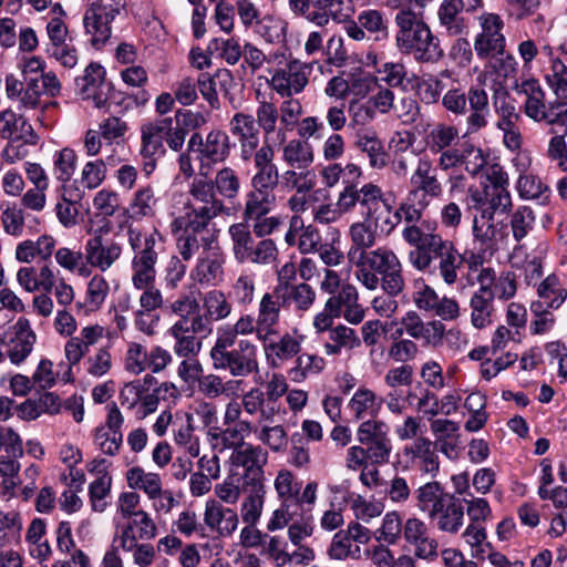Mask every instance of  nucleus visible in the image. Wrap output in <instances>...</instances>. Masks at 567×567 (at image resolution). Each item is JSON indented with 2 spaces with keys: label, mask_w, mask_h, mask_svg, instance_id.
Masks as SVG:
<instances>
[{
  "label": "nucleus",
  "mask_w": 567,
  "mask_h": 567,
  "mask_svg": "<svg viewBox=\"0 0 567 567\" xmlns=\"http://www.w3.org/2000/svg\"><path fill=\"white\" fill-rule=\"evenodd\" d=\"M470 200L474 208L482 213H506L512 207V197L508 189L495 187H483V189L470 188Z\"/></svg>",
  "instance_id": "nucleus-27"
},
{
  "label": "nucleus",
  "mask_w": 567,
  "mask_h": 567,
  "mask_svg": "<svg viewBox=\"0 0 567 567\" xmlns=\"http://www.w3.org/2000/svg\"><path fill=\"white\" fill-rule=\"evenodd\" d=\"M274 336L275 334H268V340L262 341V344L268 363L277 368L299 354L301 351L302 337L286 332L279 337L278 340H275Z\"/></svg>",
  "instance_id": "nucleus-28"
},
{
  "label": "nucleus",
  "mask_w": 567,
  "mask_h": 567,
  "mask_svg": "<svg viewBox=\"0 0 567 567\" xmlns=\"http://www.w3.org/2000/svg\"><path fill=\"white\" fill-rule=\"evenodd\" d=\"M209 165L204 163L199 166V177H195L189 184L188 194L196 203L203 204L199 209H209L210 213L221 214L225 205L214 186L213 179L208 178Z\"/></svg>",
  "instance_id": "nucleus-24"
},
{
  "label": "nucleus",
  "mask_w": 567,
  "mask_h": 567,
  "mask_svg": "<svg viewBox=\"0 0 567 567\" xmlns=\"http://www.w3.org/2000/svg\"><path fill=\"white\" fill-rule=\"evenodd\" d=\"M402 237L413 249L409 252L410 264L419 271L434 268V264L452 248L453 241L444 239L437 233L423 231L416 225H409L402 231Z\"/></svg>",
  "instance_id": "nucleus-6"
},
{
  "label": "nucleus",
  "mask_w": 567,
  "mask_h": 567,
  "mask_svg": "<svg viewBox=\"0 0 567 567\" xmlns=\"http://www.w3.org/2000/svg\"><path fill=\"white\" fill-rule=\"evenodd\" d=\"M126 480L131 488L143 491L150 498H154L162 489L161 476L156 473H146L138 466L127 471Z\"/></svg>",
  "instance_id": "nucleus-52"
},
{
  "label": "nucleus",
  "mask_w": 567,
  "mask_h": 567,
  "mask_svg": "<svg viewBox=\"0 0 567 567\" xmlns=\"http://www.w3.org/2000/svg\"><path fill=\"white\" fill-rule=\"evenodd\" d=\"M461 141L460 130L450 123L436 122L427 126L423 142L430 153L456 147Z\"/></svg>",
  "instance_id": "nucleus-35"
},
{
  "label": "nucleus",
  "mask_w": 567,
  "mask_h": 567,
  "mask_svg": "<svg viewBox=\"0 0 567 567\" xmlns=\"http://www.w3.org/2000/svg\"><path fill=\"white\" fill-rule=\"evenodd\" d=\"M216 236L197 237L183 233L177 238V249L184 261L190 260L199 250L210 249Z\"/></svg>",
  "instance_id": "nucleus-60"
},
{
  "label": "nucleus",
  "mask_w": 567,
  "mask_h": 567,
  "mask_svg": "<svg viewBox=\"0 0 567 567\" xmlns=\"http://www.w3.org/2000/svg\"><path fill=\"white\" fill-rule=\"evenodd\" d=\"M404 454L410 456L416 468L432 478L440 472V457L433 441L425 436L416 437L413 443L404 447Z\"/></svg>",
  "instance_id": "nucleus-25"
},
{
  "label": "nucleus",
  "mask_w": 567,
  "mask_h": 567,
  "mask_svg": "<svg viewBox=\"0 0 567 567\" xmlns=\"http://www.w3.org/2000/svg\"><path fill=\"white\" fill-rule=\"evenodd\" d=\"M229 151L228 135L220 130H214L207 134L203 148H200V154L216 164L224 162L228 157Z\"/></svg>",
  "instance_id": "nucleus-51"
},
{
  "label": "nucleus",
  "mask_w": 567,
  "mask_h": 567,
  "mask_svg": "<svg viewBox=\"0 0 567 567\" xmlns=\"http://www.w3.org/2000/svg\"><path fill=\"white\" fill-rule=\"evenodd\" d=\"M230 461L235 467L243 468L241 480L264 478L268 453L260 445L247 444L234 450Z\"/></svg>",
  "instance_id": "nucleus-22"
},
{
  "label": "nucleus",
  "mask_w": 567,
  "mask_h": 567,
  "mask_svg": "<svg viewBox=\"0 0 567 567\" xmlns=\"http://www.w3.org/2000/svg\"><path fill=\"white\" fill-rule=\"evenodd\" d=\"M482 31L476 35L474 50L482 60L503 55L505 51V37L502 33L504 22L498 14L484 13L480 17Z\"/></svg>",
  "instance_id": "nucleus-13"
},
{
  "label": "nucleus",
  "mask_w": 567,
  "mask_h": 567,
  "mask_svg": "<svg viewBox=\"0 0 567 567\" xmlns=\"http://www.w3.org/2000/svg\"><path fill=\"white\" fill-rule=\"evenodd\" d=\"M545 80L556 97L567 99V65L561 60H553Z\"/></svg>",
  "instance_id": "nucleus-61"
},
{
  "label": "nucleus",
  "mask_w": 567,
  "mask_h": 567,
  "mask_svg": "<svg viewBox=\"0 0 567 567\" xmlns=\"http://www.w3.org/2000/svg\"><path fill=\"white\" fill-rule=\"evenodd\" d=\"M380 233L379 220L373 218H363L353 223L349 228L351 247L348 251L349 261L357 262V259L369 252L378 240Z\"/></svg>",
  "instance_id": "nucleus-21"
},
{
  "label": "nucleus",
  "mask_w": 567,
  "mask_h": 567,
  "mask_svg": "<svg viewBox=\"0 0 567 567\" xmlns=\"http://www.w3.org/2000/svg\"><path fill=\"white\" fill-rule=\"evenodd\" d=\"M310 72V64L290 60L285 68L275 71L269 84L281 97H290L303 91Z\"/></svg>",
  "instance_id": "nucleus-14"
},
{
  "label": "nucleus",
  "mask_w": 567,
  "mask_h": 567,
  "mask_svg": "<svg viewBox=\"0 0 567 567\" xmlns=\"http://www.w3.org/2000/svg\"><path fill=\"white\" fill-rule=\"evenodd\" d=\"M215 432H210L213 439L219 440L224 447L237 450L238 446L247 445L246 436L251 432L257 433V425L249 421H239L235 424L227 425L226 429L214 427Z\"/></svg>",
  "instance_id": "nucleus-43"
},
{
  "label": "nucleus",
  "mask_w": 567,
  "mask_h": 567,
  "mask_svg": "<svg viewBox=\"0 0 567 567\" xmlns=\"http://www.w3.org/2000/svg\"><path fill=\"white\" fill-rule=\"evenodd\" d=\"M431 154L439 155L436 165L442 171H449L458 166L465 161L466 157L471 155H473L475 159L474 167L470 169L467 165L466 169L472 174H476L477 171L485 165L482 151L480 148H475L473 145H470L464 151H461L457 147H452L445 148L441 152H432Z\"/></svg>",
  "instance_id": "nucleus-37"
},
{
  "label": "nucleus",
  "mask_w": 567,
  "mask_h": 567,
  "mask_svg": "<svg viewBox=\"0 0 567 567\" xmlns=\"http://www.w3.org/2000/svg\"><path fill=\"white\" fill-rule=\"evenodd\" d=\"M255 277L249 274H240L231 286L230 296L240 307H248L255 298Z\"/></svg>",
  "instance_id": "nucleus-63"
},
{
  "label": "nucleus",
  "mask_w": 567,
  "mask_h": 567,
  "mask_svg": "<svg viewBox=\"0 0 567 567\" xmlns=\"http://www.w3.org/2000/svg\"><path fill=\"white\" fill-rule=\"evenodd\" d=\"M241 405L249 415L258 414V423L272 422L277 412L274 405H268L265 392L260 388H252L243 395Z\"/></svg>",
  "instance_id": "nucleus-47"
},
{
  "label": "nucleus",
  "mask_w": 567,
  "mask_h": 567,
  "mask_svg": "<svg viewBox=\"0 0 567 567\" xmlns=\"http://www.w3.org/2000/svg\"><path fill=\"white\" fill-rule=\"evenodd\" d=\"M204 522L206 526L220 536H230L238 526V515L219 501L209 499L205 505Z\"/></svg>",
  "instance_id": "nucleus-29"
},
{
  "label": "nucleus",
  "mask_w": 567,
  "mask_h": 567,
  "mask_svg": "<svg viewBox=\"0 0 567 567\" xmlns=\"http://www.w3.org/2000/svg\"><path fill=\"white\" fill-rule=\"evenodd\" d=\"M275 488L279 497H281L287 508L291 507V502L297 499L301 484L296 482L295 476L287 470L279 471L275 480Z\"/></svg>",
  "instance_id": "nucleus-64"
},
{
  "label": "nucleus",
  "mask_w": 567,
  "mask_h": 567,
  "mask_svg": "<svg viewBox=\"0 0 567 567\" xmlns=\"http://www.w3.org/2000/svg\"><path fill=\"white\" fill-rule=\"evenodd\" d=\"M275 203V195L271 192H264L252 188L246 195L245 209L243 213L246 221L259 219L266 216L272 204Z\"/></svg>",
  "instance_id": "nucleus-50"
},
{
  "label": "nucleus",
  "mask_w": 567,
  "mask_h": 567,
  "mask_svg": "<svg viewBox=\"0 0 567 567\" xmlns=\"http://www.w3.org/2000/svg\"><path fill=\"white\" fill-rule=\"evenodd\" d=\"M326 367L323 358L317 354L300 353L297 354L295 367L289 370V375L293 381H303L309 374H318Z\"/></svg>",
  "instance_id": "nucleus-57"
},
{
  "label": "nucleus",
  "mask_w": 567,
  "mask_h": 567,
  "mask_svg": "<svg viewBox=\"0 0 567 567\" xmlns=\"http://www.w3.org/2000/svg\"><path fill=\"white\" fill-rule=\"evenodd\" d=\"M442 105L454 116L466 115L465 135L485 128L491 116L488 94L481 85H472L466 93L460 89L449 90L442 97Z\"/></svg>",
  "instance_id": "nucleus-5"
},
{
  "label": "nucleus",
  "mask_w": 567,
  "mask_h": 567,
  "mask_svg": "<svg viewBox=\"0 0 567 567\" xmlns=\"http://www.w3.org/2000/svg\"><path fill=\"white\" fill-rule=\"evenodd\" d=\"M0 133L3 137L13 142H22L29 145L38 143V135L32 125L23 116L11 110H6L0 114Z\"/></svg>",
  "instance_id": "nucleus-32"
},
{
  "label": "nucleus",
  "mask_w": 567,
  "mask_h": 567,
  "mask_svg": "<svg viewBox=\"0 0 567 567\" xmlns=\"http://www.w3.org/2000/svg\"><path fill=\"white\" fill-rule=\"evenodd\" d=\"M434 0H386L396 10L395 44L402 54L412 55L419 63H436L444 56L440 39L423 20V10Z\"/></svg>",
  "instance_id": "nucleus-1"
},
{
  "label": "nucleus",
  "mask_w": 567,
  "mask_h": 567,
  "mask_svg": "<svg viewBox=\"0 0 567 567\" xmlns=\"http://www.w3.org/2000/svg\"><path fill=\"white\" fill-rule=\"evenodd\" d=\"M388 200L382 188L372 182L362 185L349 182L339 193L341 209L351 213L359 205L363 218L380 219L383 224L385 217L383 213Z\"/></svg>",
  "instance_id": "nucleus-7"
},
{
  "label": "nucleus",
  "mask_w": 567,
  "mask_h": 567,
  "mask_svg": "<svg viewBox=\"0 0 567 567\" xmlns=\"http://www.w3.org/2000/svg\"><path fill=\"white\" fill-rule=\"evenodd\" d=\"M463 10L465 7L462 0H443L441 3L437 17L447 35L457 37L466 31L465 20L460 16Z\"/></svg>",
  "instance_id": "nucleus-40"
},
{
  "label": "nucleus",
  "mask_w": 567,
  "mask_h": 567,
  "mask_svg": "<svg viewBox=\"0 0 567 567\" xmlns=\"http://www.w3.org/2000/svg\"><path fill=\"white\" fill-rule=\"evenodd\" d=\"M251 158L256 169L251 178L252 188L272 193L279 185V171L274 163V147L269 143H264Z\"/></svg>",
  "instance_id": "nucleus-18"
},
{
  "label": "nucleus",
  "mask_w": 567,
  "mask_h": 567,
  "mask_svg": "<svg viewBox=\"0 0 567 567\" xmlns=\"http://www.w3.org/2000/svg\"><path fill=\"white\" fill-rule=\"evenodd\" d=\"M517 190L519 196L524 199L537 200L540 205H545L549 202V187L534 174L519 175Z\"/></svg>",
  "instance_id": "nucleus-53"
},
{
  "label": "nucleus",
  "mask_w": 567,
  "mask_h": 567,
  "mask_svg": "<svg viewBox=\"0 0 567 567\" xmlns=\"http://www.w3.org/2000/svg\"><path fill=\"white\" fill-rule=\"evenodd\" d=\"M352 264L355 266L364 264L373 269L379 276L394 270V268L402 265L398 256L388 247H379L374 250H370L364 256L357 259V262Z\"/></svg>",
  "instance_id": "nucleus-48"
},
{
  "label": "nucleus",
  "mask_w": 567,
  "mask_h": 567,
  "mask_svg": "<svg viewBox=\"0 0 567 567\" xmlns=\"http://www.w3.org/2000/svg\"><path fill=\"white\" fill-rule=\"evenodd\" d=\"M525 114L535 122H544L551 127H566L567 99L556 97L549 102H545V100L543 102L533 101Z\"/></svg>",
  "instance_id": "nucleus-31"
},
{
  "label": "nucleus",
  "mask_w": 567,
  "mask_h": 567,
  "mask_svg": "<svg viewBox=\"0 0 567 567\" xmlns=\"http://www.w3.org/2000/svg\"><path fill=\"white\" fill-rule=\"evenodd\" d=\"M495 293L493 290H476L470 299L471 322L476 329L492 323Z\"/></svg>",
  "instance_id": "nucleus-41"
},
{
  "label": "nucleus",
  "mask_w": 567,
  "mask_h": 567,
  "mask_svg": "<svg viewBox=\"0 0 567 567\" xmlns=\"http://www.w3.org/2000/svg\"><path fill=\"white\" fill-rule=\"evenodd\" d=\"M382 403L383 399H378L373 391L360 388L349 401V408L354 413L355 420H362L365 416L377 417Z\"/></svg>",
  "instance_id": "nucleus-49"
},
{
  "label": "nucleus",
  "mask_w": 567,
  "mask_h": 567,
  "mask_svg": "<svg viewBox=\"0 0 567 567\" xmlns=\"http://www.w3.org/2000/svg\"><path fill=\"white\" fill-rule=\"evenodd\" d=\"M109 229L100 227L95 229L93 237H91L84 246V256L86 262L101 271L110 269L122 255V245L112 239H104L103 234Z\"/></svg>",
  "instance_id": "nucleus-15"
},
{
  "label": "nucleus",
  "mask_w": 567,
  "mask_h": 567,
  "mask_svg": "<svg viewBox=\"0 0 567 567\" xmlns=\"http://www.w3.org/2000/svg\"><path fill=\"white\" fill-rule=\"evenodd\" d=\"M11 329L13 346L8 351V357L13 364L19 365L31 354L38 337L25 317H20Z\"/></svg>",
  "instance_id": "nucleus-30"
},
{
  "label": "nucleus",
  "mask_w": 567,
  "mask_h": 567,
  "mask_svg": "<svg viewBox=\"0 0 567 567\" xmlns=\"http://www.w3.org/2000/svg\"><path fill=\"white\" fill-rule=\"evenodd\" d=\"M256 333L259 341L268 340L264 330H259L258 321L251 315H241L235 323H226L217 328L216 334L235 341H239V336H249Z\"/></svg>",
  "instance_id": "nucleus-44"
},
{
  "label": "nucleus",
  "mask_w": 567,
  "mask_h": 567,
  "mask_svg": "<svg viewBox=\"0 0 567 567\" xmlns=\"http://www.w3.org/2000/svg\"><path fill=\"white\" fill-rule=\"evenodd\" d=\"M185 215L176 218L174 225L188 235L197 237L215 236L209 229L212 220L219 214L210 213L209 209H199L193 205H187Z\"/></svg>",
  "instance_id": "nucleus-34"
},
{
  "label": "nucleus",
  "mask_w": 567,
  "mask_h": 567,
  "mask_svg": "<svg viewBox=\"0 0 567 567\" xmlns=\"http://www.w3.org/2000/svg\"><path fill=\"white\" fill-rule=\"evenodd\" d=\"M538 300L530 303L533 313H542L545 309H558L567 298V288L560 278L550 274L537 285Z\"/></svg>",
  "instance_id": "nucleus-26"
},
{
  "label": "nucleus",
  "mask_w": 567,
  "mask_h": 567,
  "mask_svg": "<svg viewBox=\"0 0 567 567\" xmlns=\"http://www.w3.org/2000/svg\"><path fill=\"white\" fill-rule=\"evenodd\" d=\"M410 184L430 194L431 197H440L443 193V186L436 176V168L426 156L417 159V165L410 177Z\"/></svg>",
  "instance_id": "nucleus-38"
},
{
  "label": "nucleus",
  "mask_w": 567,
  "mask_h": 567,
  "mask_svg": "<svg viewBox=\"0 0 567 567\" xmlns=\"http://www.w3.org/2000/svg\"><path fill=\"white\" fill-rule=\"evenodd\" d=\"M217 194L228 200L235 199L240 190V179L231 167L219 169L213 181Z\"/></svg>",
  "instance_id": "nucleus-58"
},
{
  "label": "nucleus",
  "mask_w": 567,
  "mask_h": 567,
  "mask_svg": "<svg viewBox=\"0 0 567 567\" xmlns=\"http://www.w3.org/2000/svg\"><path fill=\"white\" fill-rule=\"evenodd\" d=\"M126 228L127 241L133 251L132 285L135 289L142 290L138 299L140 309L155 312L164 305L162 291L154 285L163 236L157 229L143 234L131 224Z\"/></svg>",
  "instance_id": "nucleus-2"
},
{
  "label": "nucleus",
  "mask_w": 567,
  "mask_h": 567,
  "mask_svg": "<svg viewBox=\"0 0 567 567\" xmlns=\"http://www.w3.org/2000/svg\"><path fill=\"white\" fill-rule=\"evenodd\" d=\"M169 132V120L157 118L141 127L142 171L148 177L155 171L157 161L166 154L165 136Z\"/></svg>",
  "instance_id": "nucleus-10"
},
{
  "label": "nucleus",
  "mask_w": 567,
  "mask_h": 567,
  "mask_svg": "<svg viewBox=\"0 0 567 567\" xmlns=\"http://www.w3.org/2000/svg\"><path fill=\"white\" fill-rule=\"evenodd\" d=\"M203 309L208 318H212L214 321H220L230 316L233 306L227 300L224 291L213 289L203 297Z\"/></svg>",
  "instance_id": "nucleus-55"
},
{
  "label": "nucleus",
  "mask_w": 567,
  "mask_h": 567,
  "mask_svg": "<svg viewBox=\"0 0 567 567\" xmlns=\"http://www.w3.org/2000/svg\"><path fill=\"white\" fill-rule=\"evenodd\" d=\"M125 8L123 0H94L83 16L87 42L96 50L106 45L112 37V22Z\"/></svg>",
  "instance_id": "nucleus-8"
},
{
  "label": "nucleus",
  "mask_w": 567,
  "mask_h": 567,
  "mask_svg": "<svg viewBox=\"0 0 567 567\" xmlns=\"http://www.w3.org/2000/svg\"><path fill=\"white\" fill-rule=\"evenodd\" d=\"M282 161L291 168L309 171L315 161L312 146L305 140H290L282 147Z\"/></svg>",
  "instance_id": "nucleus-42"
},
{
  "label": "nucleus",
  "mask_w": 567,
  "mask_h": 567,
  "mask_svg": "<svg viewBox=\"0 0 567 567\" xmlns=\"http://www.w3.org/2000/svg\"><path fill=\"white\" fill-rule=\"evenodd\" d=\"M358 22L367 32L374 35L375 41H385L390 37L389 20L380 10H363L358 16Z\"/></svg>",
  "instance_id": "nucleus-54"
},
{
  "label": "nucleus",
  "mask_w": 567,
  "mask_h": 567,
  "mask_svg": "<svg viewBox=\"0 0 567 567\" xmlns=\"http://www.w3.org/2000/svg\"><path fill=\"white\" fill-rule=\"evenodd\" d=\"M228 233L234 257L239 264L268 265L276 260L278 250L274 240L266 238L256 243L246 224H233Z\"/></svg>",
  "instance_id": "nucleus-9"
},
{
  "label": "nucleus",
  "mask_w": 567,
  "mask_h": 567,
  "mask_svg": "<svg viewBox=\"0 0 567 567\" xmlns=\"http://www.w3.org/2000/svg\"><path fill=\"white\" fill-rule=\"evenodd\" d=\"M230 133L238 140L240 157L247 162L259 148L260 131L251 114L238 112L229 121Z\"/></svg>",
  "instance_id": "nucleus-20"
},
{
  "label": "nucleus",
  "mask_w": 567,
  "mask_h": 567,
  "mask_svg": "<svg viewBox=\"0 0 567 567\" xmlns=\"http://www.w3.org/2000/svg\"><path fill=\"white\" fill-rule=\"evenodd\" d=\"M75 86L81 97L91 100L96 109H110L113 85L105 80V70L101 64L90 63L83 75L75 79Z\"/></svg>",
  "instance_id": "nucleus-11"
},
{
  "label": "nucleus",
  "mask_w": 567,
  "mask_h": 567,
  "mask_svg": "<svg viewBox=\"0 0 567 567\" xmlns=\"http://www.w3.org/2000/svg\"><path fill=\"white\" fill-rule=\"evenodd\" d=\"M256 125L262 131L266 138L276 132L277 123L280 121L279 111L275 103L260 101L256 109Z\"/></svg>",
  "instance_id": "nucleus-59"
},
{
  "label": "nucleus",
  "mask_w": 567,
  "mask_h": 567,
  "mask_svg": "<svg viewBox=\"0 0 567 567\" xmlns=\"http://www.w3.org/2000/svg\"><path fill=\"white\" fill-rule=\"evenodd\" d=\"M415 506L435 524L437 529L456 534L463 526V499L445 491L437 481H431L414 491Z\"/></svg>",
  "instance_id": "nucleus-3"
},
{
  "label": "nucleus",
  "mask_w": 567,
  "mask_h": 567,
  "mask_svg": "<svg viewBox=\"0 0 567 567\" xmlns=\"http://www.w3.org/2000/svg\"><path fill=\"white\" fill-rule=\"evenodd\" d=\"M257 353V346L248 339L235 341L216 334L209 355L216 370L228 371L235 378H246L258 371Z\"/></svg>",
  "instance_id": "nucleus-4"
},
{
  "label": "nucleus",
  "mask_w": 567,
  "mask_h": 567,
  "mask_svg": "<svg viewBox=\"0 0 567 567\" xmlns=\"http://www.w3.org/2000/svg\"><path fill=\"white\" fill-rule=\"evenodd\" d=\"M277 287L281 290L282 306L293 303L297 310L307 311L315 302L316 291L306 282L298 285H279Z\"/></svg>",
  "instance_id": "nucleus-45"
},
{
  "label": "nucleus",
  "mask_w": 567,
  "mask_h": 567,
  "mask_svg": "<svg viewBox=\"0 0 567 567\" xmlns=\"http://www.w3.org/2000/svg\"><path fill=\"white\" fill-rule=\"evenodd\" d=\"M235 85L234 76L227 69H218L214 74L202 73L197 79V87L202 96L208 102L209 106L215 110L220 107L218 90L234 109L237 107V105H235V97L230 93V90Z\"/></svg>",
  "instance_id": "nucleus-17"
},
{
  "label": "nucleus",
  "mask_w": 567,
  "mask_h": 567,
  "mask_svg": "<svg viewBox=\"0 0 567 567\" xmlns=\"http://www.w3.org/2000/svg\"><path fill=\"white\" fill-rule=\"evenodd\" d=\"M354 147L369 158L370 167L381 169L388 165L389 154L383 142L374 132H363L357 135Z\"/></svg>",
  "instance_id": "nucleus-39"
},
{
  "label": "nucleus",
  "mask_w": 567,
  "mask_h": 567,
  "mask_svg": "<svg viewBox=\"0 0 567 567\" xmlns=\"http://www.w3.org/2000/svg\"><path fill=\"white\" fill-rule=\"evenodd\" d=\"M464 262V256L458 252L455 245L450 248L445 255H441L437 261L434 264V268H429L426 274L439 275L444 284L452 286L457 280V270Z\"/></svg>",
  "instance_id": "nucleus-46"
},
{
  "label": "nucleus",
  "mask_w": 567,
  "mask_h": 567,
  "mask_svg": "<svg viewBox=\"0 0 567 567\" xmlns=\"http://www.w3.org/2000/svg\"><path fill=\"white\" fill-rule=\"evenodd\" d=\"M358 441L367 446L369 460L373 464H386L392 451L389 427L382 421L368 420L360 424L357 432Z\"/></svg>",
  "instance_id": "nucleus-12"
},
{
  "label": "nucleus",
  "mask_w": 567,
  "mask_h": 567,
  "mask_svg": "<svg viewBox=\"0 0 567 567\" xmlns=\"http://www.w3.org/2000/svg\"><path fill=\"white\" fill-rule=\"evenodd\" d=\"M405 333L415 340H421L425 346H440L445 334V326L441 320L423 321L419 312L409 310L400 319Z\"/></svg>",
  "instance_id": "nucleus-19"
},
{
  "label": "nucleus",
  "mask_w": 567,
  "mask_h": 567,
  "mask_svg": "<svg viewBox=\"0 0 567 567\" xmlns=\"http://www.w3.org/2000/svg\"><path fill=\"white\" fill-rule=\"evenodd\" d=\"M354 299H359L357 288L353 285L346 284L332 293L326 301V310L339 318L347 307L354 303Z\"/></svg>",
  "instance_id": "nucleus-62"
},
{
  "label": "nucleus",
  "mask_w": 567,
  "mask_h": 567,
  "mask_svg": "<svg viewBox=\"0 0 567 567\" xmlns=\"http://www.w3.org/2000/svg\"><path fill=\"white\" fill-rule=\"evenodd\" d=\"M159 197L156 196V189L153 185L141 186L132 196L127 207L123 208L122 215L125 217L121 228L125 227L130 220L142 221L145 218H153L156 215Z\"/></svg>",
  "instance_id": "nucleus-23"
},
{
  "label": "nucleus",
  "mask_w": 567,
  "mask_h": 567,
  "mask_svg": "<svg viewBox=\"0 0 567 567\" xmlns=\"http://www.w3.org/2000/svg\"><path fill=\"white\" fill-rule=\"evenodd\" d=\"M281 290L276 287L271 292H266L259 303L256 320L259 330H264L267 336L276 334L275 327L279 323L281 303Z\"/></svg>",
  "instance_id": "nucleus-36"
},
{
  "label": "nucleus",
  "mask_w": 567,
  "mask_h": 567,
  "mask_svg": "<svg viewBox=\"0 0 567 567\" xmlns=\"http://www.w3.org/2000/svg\"><path fill=\"white\" fill-rule=\"evenodd\" d=\"M225 256L220 251H210L198 258L193 270L194 279L202 286L216 287L225 276Z\"/></svg>",
  "instance_id": "nucleus-33"
},
{
  "label": "nucleus",
  "mask_w": 567,
  "mask_h": 567,
  "mask_svg": "<svg viewBox=\"0 0 567 567\" xmlns=\"http://www.w3.org/2000/svg\"><path fill=\"white\" fill-rule=\"evenodd\" d=\"M473 235L485 250L494 248L499 229L493 223V216H489V213H481L480 217L474 218Z\"/></svg>",
  "instance_id": "nucleus-56"
},
{
  "label": "nucleus",
  "mask_w": 567,
  "mask_h": 567,
  "mask_svg": "<svg viewBox=\"0 0 567 567\" xmlns=\"http://www.w3.org/2000/svg\"><path fill=\"white\" fill-rule=\"evenodd\" d=\"M343 6L344 0H299L290 11L318 27H326L330 20L340 22L347 17Z\"/></svg>",
  "instance_id": "nucleus-16"
}]
</instances>
